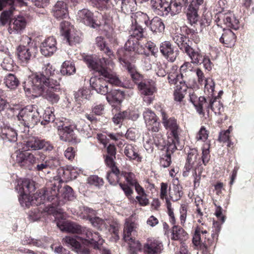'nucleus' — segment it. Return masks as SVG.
I'll list each match as a JSON object with an SVG mask.
<instances>
[{"mask_svg": "<svg viewBox=\"0 0 254 254\" xmlns=\"http://www.w3.org/2000/svg\"><path fill=\"white\" fill-rule=\"evenodd\" d=\"M88 67L98 72L103 77H92L90 79L92 88L98 93L107 95L109 92L108 82L117 86H124L126 88L132 89L134 84L131 83L123 85V83L112 71L114 64L110 59L97 58L93 56H86L84 58Z\"/></svg>", "mask_w": 254, "mask_h": 254, "instance_id": "f257e3e1", "label": "nucleus"}, {"mask_svg": "<svg viewBox=\"0 0 254 254\" xmlns=\"http://www.w3.org/2000/svg\"><path fill=\"white\" fill-rule=\"evenodd\" d=\"M57 226L62 231H65L72 234H77L78 240L82 242L85 246L88 247L90 244H95L101 240V236L98 232H93L90 229L71 221H63L57 222Z\"/></svg>", "mask_w": 254, "mask_h": 254, "instance_id": "f03ea898", "label": "nucleus"}, {"mask_svg": "<svg viewBox=\"0 0 254 254\" xmlns=\"http://www.w3.org/2000/svg\"><path fill=\"white\" fill-rule=\"evenodd\" d=\"M55 68L49 63L44 64L40 72L30 75L23 83L24 90H29V87H34L38 93H41L42 85H46L52 81H57L51 78L55 74Z\"/></svg>", "mask_w": 254, "mask_h": 254, "instance_id": "7ed1b4c3", "label": "nucleus"}, {"mask_svg": "<svg viewBox=\"0 0 254 254\" xmlns=\"http://www.w3.org/2000/svg\"><path fill=\"white\" fill-rule=\"evenodd\" d=\"M17 118L19 124L24 127V129L21 130L24 132H28L29 127H33L38 121H40V113L34 106H27L21 109Z\"/></svg>", "mask_w": 254, "mask_h": 254, "instance_id": "20e7f679", "label": "nucleus"}, {"mask_svg": "<svg viewBox=\"0 0 254 254\" xmlns=\"http://www.w3.org/2000/svg\"><path fill=\"white\" fill-rule=\"evenodd\" d=\"M42 85L41 93H38L35 91L34 86L29 87V90H24L26 92L32 94L35 96L42 95L46 99L52 104L58 102L60 100L59 93L61 92V85L58 81H52L46 85Z\"/></svg>", "mask_w": 254, "mask_h": 254, "instance_id": "39448f33", "label": "nucleus"}, {"mask_svg": "<svg viewBox=\"0 0 254 254\" xmlns=\"http://www.w3.org/2000/svg\"><path fill=\"white\" fill-rule=\"evenodd\" d=\"M191 67L189 62H185L180 68V74L176 76V101L182 102L187 94L188 86L184 79L183 73Z\"/></svg>", "mask_w": 254, "mask_h": 254, "instance_id": "423d86ee", "label": "nucleus"}, {"mask_svg": "<svg viewBox=\"0 0 254 254\" xmlns=\"http://www.w3.org/2000/svg\"><path fill=\"white\" fill-rule=\"evenodd\" d=\"M180 40L179 37L176 39V43L178 45L180 49L184 52H185L190 58L191 63L195 64H200L203 58L202 55L198 51H195L192 48L186 41L190 42V40L186 37L181 36Z\"/></svg>", "mask_w": 254, "mask_h": 254, "instance_id": "0eeeda50", "label": "nucleus"}, {"mask_svg": "<svg viewBox=\"0 0 254 254\" xmlns=\"http://www.w3.org/2000/svg\"><path fill=\"white\" fill-rule=\"evenodd\" d=\"M21 42L22 45H19L17 48L18 58L23 64H27L33 56L31 47V44H32L31 39L26 35H23Z\"/></svg>", "mask_w": 254, "mask_h": 254, "instance_id": "6e6552de", "label": "nucleus"}, {"mask_svg": "<svg viewBox=\"0 0 254 254\" xmlns=\"http://www.w3.org/2000/svg\"><path fill=\"white\" fill-rule=\"evenodd\" d=\"M99 4L104 5L106 8H111L117 4L120 0H95ZM121 10L125 13H131L136 9L135 0H121Z\"/></svg>", "mask_w": 254, "mask_h": 254, "instance_id": "1a4fd4ad", "label": "nucleus"}, {"mask_svg": "<svg viewBox=\"0 0 254 254\" xmlns=\"http://www.w3.org/2000/svg\"><path fill=\"white\" fill-rule=\"evenodd\" d=\"M76 236H65L63 239V243L66 246L70 248L71 250L77 254H90L88 247H87L77 241Z\"/></svg>", "mask_w": 254, "mask_h": 254, "instance_id": "9d476101", "label": "nucleus"}, {"mask_svg": "<svg viewBox=\"0 0 254 254\" xmlns=\"http://www.w3.org/2000/svg\"><path fill=\"white\" fill-rule=\"evenodd\" d=\"M138 89L140 92L143 101L150 104L154 100L155 88L153 82L144 80L138 83Z\"/></svg>", "mask_w": 254, "mask_h": 254, "instance_id": "9b49d317", "label": "nucleus"}, {"mask_svg": "<svg viewBox=\"0 0 254 254\" xmlns=\"http://www.w3.org/2000/svg\"><path fill=\"white\" fill-rule=\"evenodd\" d=\"M203 0H192L186 11L187 19L191 25H195L200 19L198 13L199 6L202 4Z\"/></svg>", "mask_w": 254, "mask_h": 254, "instance_id": "f8f14e48", "label": "nucleus"}, {"mask_svg": "<svg viewBox=\"0 0 254 254\" xmlns=\"http://www.w3.org/2000/svg\"><path fill=\"white\" fill-rule=\"evenodd\" d=\"M74 128H75V125H62V128L59 129L60 139L72 143L78 142L79 141L74 133Z\"/></svg>", "mask_w": 254, "mask_h": 254, "instance_id": "ddd939ff", "label": "nucleus"}, {"mask_svg": "<svg viewBox=\"0 0 254 254\" xmlns=\"http://www.w3.org/2000/svg\"><path fill=\"white\" fill-rule=\"evenodd\" d=\"M189 239V235L182 228L176 226V245L180 246L179 252L178 254H188V246L186 242Z\"/></svg>", "mask_w": 254, "mask_h": 254, "instance_id": "4468645a", "label": "nucleus"}, {"mask_svg": "<svg viewBox=\"0 0 254 254\" xmlns=\"http://www.w3.org/2000/svg\"><path fill=\"white\" fill-rule=\"evenodd\" d=\"M27 23L26 18L22 15H17L11 20L8 31L10 34H21Z\"/></svg>", "mask_w": 254, "mask_h": 254, "instance_id": "2eb2a0df", "label": "nucleus"}, {"mask_svg": "<svg viewBox=\"0 0 254 254\" xmlns=\"http://www.w3.org/2000/svg\"><path fill=\"white\" fill-rule=\"evenodd\" d=\"M143 116L148 129L153 132H157L159 130V123L154 112L149 108H145L143 112Z\"/></svg>", "mask_w": 254, "mask_h": 254, "instance_id": "dca6fc26", "label": "nucleus"}, {"mask_svg": "<svg viewBox=\"0 0 254 254\" xmlns=\"http://www.w3.org/2000/svg\"><path fill=\"white\" fill-rule=\"evenodd\" d=\"M19 201L23 207H29L31 205L37 206L45 202L41 192L38 194H34L33 195H31L30 194H20Z\"/></svg>", "mask_w": 254, "mask_h": 254, "instance_id": "f3484780", "label": "nucleus"}, {"mask_svg": "<svg viewBox=\"0 0 254 254\" xmlns=\"http://www.w3.org/2000/svg\"><path fill=\"white\" fill-rule=\"evenodd\" d=\"M153 11L160 16L167 15L171 11V4L165 0H151Z\"/></svg>", "mask_w": 254, "mask_h": 254, "instance_id": "a211bd4d", "label": "nucleus"}, {"mask_svg": "<svg viewBox=\"0 0 254 254\" xmlns=\"http://www.w3.org/2000/svg\"><path fill=\"white\" fill-rule=\"evenodd\" d=\"M77 19L86 25L95 28L98 24L95 22L93 14L87 9L79 10L77 14Z\"/></svg>", "mask_w": 254, "mask_h": 254, "instance_id": "6ab92c4d", "label": "nucleus"}, {"mask_svg": "<svg viewBox=\"0 0 254 254\" xmlns=\"http://www.w3.org/2000/svg\"><path fill=\"white\" fill-rule=\"evenodd\" d=\"M167 185L165 183H161L160 197L162 199H165L166 205L168 210V213L172 219V223L174 224L175 216L174 215L173 209L172 208V202H174L173 196L167 195Z\"/></svg>", "mask_w": 254, "mask_h": 254, "instance_id": "aec40b11", "label": "nucleus"}, {"mask_svg": "<svg viewBox=\"0 0 254 254\" xmlns=\"http://www.w3.org/2000/svg\"><path fill=\"white\" fill-rule=\"evenodd\" d=\"M41 54L45 56L52 55L57 50L56 40L53 37H50L45 40L41 47Z\"/></svg>", "mask_w": 254, "mask_h": 254, "instance_id": "412c9836", "label": "nucleus"}, {"mask_svg": "<svg viewBox=\"0 0 254 254\" xmlns=\"http://www.w3.org/2000/svg\"><path fill=\"white\" fill-rule=\"evenodd\" d=\"M218 19V22H220V23L223 22L227 27L235 30H237L239 28V20L231 12L220 13Z\"/></svg>", "mask_w": 254, "mask_h": 254, "instance_id": "4be33fe9", "label": "nucleus"}, {"mask_svg": "<svg viewBox=\"0 0 254 254\" xmlns=\"http://www.w3.org/2000/svg\"><path fill=\"white\" fill-rule=\"evenodd\" d=\"M221 224L218 222H214L211 239H207L203 242V247L205 249V252H207L209 248L214 245L218 240L219 233L221 230Z\"/></svg>", "mask_w": 254, "mask_h": 254, "instance_id": "5701e85b", "label": "nucleus"}, {"mask_svg": "<svg viewBox=\"0 0 254 254\" xmlns=\"http://www.w3.org/2000/svg\"><path fill=\"white\" fill-rule=\"evenodd\" d=\"M53 15L57 19H64L68 15L66 3L63 1H58L53 8Z\"/></svg>", "mask_w": 254, "mask_h": 254, "instance_id": "b1692460", "label": "nucleus"}, {"mask_svg": "<svg viewBox=\"0 0 254 254\" xmlns=\"http://www.w3.org/2000/svg\"><path fill=\"white\" fill-rule=\"evenodd\" d=\"M162 249V244L156 240H149L144 246L146 254H160Z\"/></svg>", "mask_w": 254, "mask_h": 254, "instance_id": "393cba45", "label": "nucleus"}, {"mask_svg": "<svg viewBox=\"0 0 254 254\" xmlns=\"http://www.w3.org/2000/svg\"><path fill=\"white\" fill-rule=\"evenodd\" d=\"M16 189L19 190L20 194H30L35 190L34 182L28 179H22L18 183Z\"/></svg>", "mask_w": 254, "mask_h": 254, "instance_id": "a878e982", "label": "nucleus"}, {"mask_svg": "<svg viewBox=\"0 0 254 254\" xmlns=\"http://www.w3.org/2000/svg\"><path fill=\"white\" fill-rule=\"evenodd\" d=\"M211 99L212 97L208 96L207 98H206L204 96L199 97L198 103L197 105H195V109L197 112L200 115L204 116L205 110L208 114H209V110L211 107Z\"/></svg>", "mask_w": 254, "mask_h": 254, "instance_id": "bb28decb", "label": "nucleus"}, {"mask_svg": "<svg viewBox=\"0 0 254 254\" xmlns=\"http://www.w3.org/2000/svg\"><path fill=\"white\" fill-rule=\"evenodd\" d=\"M161 115L164 127L170 131L169 133L168 132V137L170 138L172 142L174 143L175 141V119L173 118L167 119L168 117L166 114L162 110H161Z\"/></svg>", "mask_w": 254, "mask_h": 254, "instance_id": "cd10ccee", "label": "nucleus"}, {"mask_svg": "<svg viewBox=\"0 0 254 254\" xmlns=\"http://www.w3.org/2000/svg\"><path fill=\"white\" fill-rule=\"evenodd\" d=\"M201 234L204 235V240H207L206 235H208V232L203 229L202 226H197L195 228L194 233L193 235L192 243L196 247L199 246L200 249L205 252V249L203 247V243L201 244Z\"/></svg>", "mask_w": 254, "mask_h": 254, "instance_id": "c85d7f7f", "label": "nucleus"}, {"mask_svg": "<svg viewBox=\"0 0 254 254\" xmlns=\"http://www.w3.org/2000/svg\"><path fill=\"white\" fill-rule=\"evenodd\" d=\"M63 182L62 179H60L58 182V185L55 182L51 184L52 186L50 188L51 195H49V190H42V192H41L42 197H43L45 201L46 200L48 201H52L57 197L60 190V184Z\"/></svg>", "mask_w": 254, "mask_h": 254, "instance_id": "c756f323", "label": "nucleus"}, {"mask_svg": "<svg viewBox=\"0 0 254 254\" xmlns=\"http://www.w3.org/2000/svg\"><path fill=\"white\" fill-rule=\"evenodd\" d=\"M91 95V92L88 88L80 89L74 93L75 101L79 105L85 104L90 100Z\"/></svg>", "mask_w": 254, "mask_h": 254, "instance_id": "7c9ffc66", "label": "nucleus"}, {"mask_svg": "<svg viewBox=\"0 0 254 254\" xmlns=\"http://www.w3.org/2000/svg\"><path fill=\"white\" fill-rule=\"evenodd\" d=\"M236 36L230 29L225 30L219 38V41L226 47H231L235 45Z\"/></svg>", "mask_w": 254, "mask_h": 254, "instance_id": "2f4dec72", "label": "nucleus"}, {"mask_svg": "<svg viewBox=\"0 0 254 254\" xmlns=\"http://www.w3.org/2000/svg\"><path fill=\"white\" fill-rule=\"evenodd\" d=\"M40 140V138L36 136H29L24 141L22 149L24 151L39 150Z\"/></svg>", "mask_w": 254, "mask_h": 254, "instance_id": "473e14b6", "label": "nucleus"}, {"mask_svg": "<svg viewBox=\"0 0 254 254\" xmlns=\"http://www.w3.org/2000/svg\"><path fill=\"white\" fill-rule=\"evenodd\" d=\"M160 50L163 56L171 62L175 61L174 48L169 41H165L160 46Z\"/></svg>", "mask_w": 254, "mask_h": 254, "instance_id": "72a5a7b5", "label": "nucleus"}, {"mask_svg": "<svg viewBox=\"0 0 254 254\" xmlns=\"http://www.w3.org/2000/svg\"><path fill=\"white\" fill-rule=\"evenodd\" d=\"M124 153L129 160H135L137 162L141 161L142 158L138 153L136 146L132 144H127L124 148Z\"/></svg>", "mask_w": 254, "mask_h": 254, "instance_id": "f704fd0d", "label": "nucleus"}, {"mask_svg": "<svg viewBox=\"0 0 254 254\" xmlns=\"http://www.w3.org/2000/svg\"><path fill=\"white\" fill-rule=\"evenodd\" d=\"M17 134L13 128L9 127H4L1 128V137L5 141L15 142L17 139Z\"/></svg>", "mask_w": 254, "mask_h": 254, "instance_id": "c9c22d12", "label": "nucleus"}, {"mask_svg": "<svg viewBox=\"0 0 254 254\" xmlns=\"http://www.w3.org/2000/svg\"><path fill=\"white\" fill-rule=\"evenodd\" d=\"M75 128L85 137L89 138L92 136L93 131L84 120H80L75 125Z\"/></svg>", "mask_w": 254, "mask_h": 254, "instance_id": "e433bc0d", "label": "nucleus"}, {"mask_svg": "<svg viewBox=\"0 0 254 254\" xmlns=\"http://www.w3.org/2000/svg\"><path fill=\"white\" fill-rule=\"evenodd\" d=\"M124 63L125 64V66L130 74V75L134 82L138 85L139 83L143 82V81H142V76L137 71L135 65L129 63H126L125 62Z\"/></svg>", "mask_w": 254, "mask_h": 254, "instance_id": "4c0bfd02", "label": "nucleus"}, {"mask_svg": "<svg viewBox=\"0 0 254 254\" xmlns=\"http://www.w3.org/2000/svg\"><path fill=\"white\" fill-rule=\"evenodd\" d=\"M124 97V92L119 89L111 90L107 93L106 99L112 104L114 102L120 103Z\"/></svg>", "mask_w": 254, "mask_h": 254, "instance_id": "58836bf2", "label": "nucleus"}, {"mask_svg": "<svg viewBox=\"0 0 254 254\" xmlns=\"http://www.w3.org/2000/svg\"><path fill=\"white\" fill-rule=\"evenodd\" d=\"M121 175L119 169L117 167H113L110 172L107 173L106 178L111 185H116L120 183Z\"/></svg>", "mask_w": 254, "mask_h": 254, "instance_id": "ea45409f", "label": "nucleus"}, {"mask_svg": "<svg viewBox=\"0 0 254 254\" xmlns=\"http://www.w3.org/2000/svg\"><path fill=\"white\" fill-rule=\"evenodd\" d=\"M96 45L99 49L106 54L109 58L113 56V52L107 47L105 38L102 36H98L95 39Z\"/></svg>", "mask_w": 254, "mask_h": 254, "instance_id": "a19ab883", "label": "nucleus"}, {"mask_svg": "<svg viewBox=\"0 0 254 254\" xmlns=\"http://www.w3.org/2000/svg\"><path fill=\"white\" fill-rule=\"evenodd\" d=\"M151 30L155 33H161L164 29L165 26L162 20L158 17H154L149 22Z\"/></svg>", "mask_w": 254, "mask_h": 254, "instance_id": "79ce46f5", "label": "nucleus"}, {"mask_svg": "<svg viewBox=\"0 0 254 254\" xmlns=\"http://www.w3.org/2000/svg\"><path fill=\"white\" fill-rule=\"evenodd\" d=\"M4 83L7 88L15 89L19 84V81L14 74L9 73L5 76Z\"/></svg>", "mask_w": 254, "mask_h": 254, "instance_id": "37998d69", "label": "nucleus"}, {"mask_svg": "<svg viewBox=\"0 0 254 254\" xmlns=\"http://www.w3.org/2000/svg\"><path fill=\"white\" fill-rule=\"evenodd\" d=\"M134 19V24L147 26L149 23V17L148 15L141 12H137L131 16Z\"/></svg>", "mask_w": 254, "mask_h": 254, "instance_id": "c03bdc74", "label": "nucleus"}, {"mask_svg": "<svg viewBox=\"0 0 254 254\" xmlns=\"http://www.w3.org/2000/svg\"><path fill=\"white\" fill-rule=\"evenodd\" d=\"M76 68L74 64L71 61H65L63 63L61 68V73L64 75H70L75 72Z\"/></svg>", "mask_w": 254, "mask_h": 254, "instance_id": "a18cd8bd", "label": "nucleus"}, {"mask_svg": "<svg viewBox=\"0 0 254 254\" xmlns=\"http://www.w3.org/2000/svg\"><path fill=\"white\" fill-rule=\"evenodd\" d=\"M26 157L28 159V165L39 163L40 160L44 161L46 156L42 152H37L35 154L27 152Z\"/></svg>", "mask_w": 254, "mask_h": 254, "instance_id": "49530a36", "label": "nucleus"}, {"mask_svg": "<svg viewBox=\"0 0 254 254\" xmlns=\"http://www.w3.org/2000/svg\"><path fill=\"white\" fill-rule=\"evenodd\" d=\"M143 28L142 25H136L133 24L130 31V36L133 38L139 39L143 36Z\"/></svg>", "mask_w": 254, "mask_h": 254, "instance_id": "de8ad7c7", "label": "nucleus"}, {"mask_svg": "<svg viewBox=\"0 0 254 254\" xmlns=\"http://www.w3.org/2000/svg\"><path fill=\"white\" fill-rule=\"evenodd\" d=\"M14 9V7L11 6L8 10H4L1 12L0 16V26H4L7 23L12 15Z\"/></svg>", "mask_w": 254, "mask_h": 254, "instance_id": "09e8293b", "label": "nucleus"}, {"mask_svg": "<svg viewBox=\"0 0 254 254\" xmlns=\"http://www.w3.org/2000/svg\"><path fill=\"white\" fill-rule=\"evenodd\" d=\"M135 228V224L134 222L126 221L124 230V239L125 241L130 240L131 233L133 232Z\"/></svg>", "mask_w": 254, "mask_h": 254, "instance_id": "8fccbe9b", "label": "nucleus"}, {"mask_svg": "<svg viewBox=\"0 0 254 254\" xmlns=\"http://www.w3.org/2000/svg\"><path fill=\"white\" fill-rule=\"evenodd\" d=\"M16 3L20 6L26 5V0H0V10H1L7 5L13 7V4Z\"/></svg>", "mask_w": 254, "mask_h": 254, "instance_id": "3c124183", "label": "nucleus"}, {"mask_svg": "<svg viewBox=\"0 0 254 254\" xmlns=\"http://www.w3.org/2000/svg\"><path fill=\"white\" fill-rule=\"evenodd\" d=\"M129 247V252L130 254H136L139 251L141 250V244L138 241L133 239L132 238L130 240L126 241Z\"/></svg>", "mask_w": 254, "mask_h": 254, "instance_id": "603ef678", "label": "nucleus"}, {"mask_svg": "<svg viewBox=\"0 0 254 254\" xmlns=\"http://www.w3.org/2000/svg\"><path fill=\"white\" fill-rule=\"evenodd\" d=\"M129 112L125 111L116 114L112 119L113 122L116 125H121L124 120L129 119Z\"/></svg>", "mask_w": 254, "mask_h": 254, "instance_id": "864d4df0", "label": "nucleus"}, {"mask_svg": "<svg viewBox=\"0 0 254 254\" xmlns=\"http://www.w3.org/2000/svg\"><path fill=\"white\" fill-rule=\"evenodd\" d=\"M27 151L23 150L21 151H16V161L22 167H25L28 165V162L27 155H26Z\"/></svg>", "mask_w": 254, "mask_h": 254, "instance_id": "5fc2aeb1", "label": "nucleus"}, {"mask_svg": "<svg viewBox=\"0 0 254 254\" xmlns=\"http://www.w3.org/2000/svg\"><path fill=\"white\" fill-rule=\"evenodd\" d=\"M61 34L64 38L73 30V28L68 21H64L60 24Z\"/></svg>", "mask_w": 254, "mask_h": 254, "instance_id": "6e6d98bb", "label": "nucleus"}, {"mask_svg": "<svg viewBox=\"0 0 254 254\" xmlns=\"http://www.w3.org/2000/svg\"><path fill=\"white\" fill-rule=\"evenodd\" d=\"M204 92H207L210 97H214L215 83L212 79L207 78L205 80Z\"/></svg>", "mask_w": 254, "mask_h": 254, "instance_id": "4d7b16f0", "label": "nucleus"}, {"mask_svg": "<svg viewBox=\"0 0 254 254\" xmlns=\"http://www.w3.org/2000/svg\"><path fill=\"white\" fill-rule=\"evenodd\" d=\"M65 38L70 45L79 43L81 41L79 33L74 32L73 30L68 35V37Z\"/></svg>", "mask_w": 254, "mask_h": 254, "instance_id": "13d9d810", "label": "nucleus"}, {"mask_svg": "<svg viewBox=\"0 0 254 254\" xmlns=\"http://www.w3.org/2000/svg\"><path fill=\"white\" fill-rule=\"evenodd\" d=\"M210 144H206L203 145L202 149V160L203 164L205 166L210 160Z\"/></svg>", "mask_w": 254, "mask_h": 254, "instance_id": "bf43d9fd", "label": "nucleus"}, {"mask_svg": "<svg viewBox=\"0 0 254 254\" xmlns=\"http://www.w3.org/2000/svg\"><path fill=\"white\" fill-rule=\"evenodd\" d=\"M90 222L94 227L99 229L102 230L107 228L106 222L98 217H94Z\"/></svg>", "mask_w": 254, "mask_h": 254, "instance_id": "052dcab7", "label": "nucleus"}, {"mask_svg": "<svg viewBox=\"0 0 254 254\" xmlns=\"http://www.w3.org/2000/svg\"><path fill=\"white\" fill-rule=\"evenodd\" d=\"M55 120V116L50 109L45 111L43 115V120L41 121V125H45L51 122H53Z\"/></svg>", "mask_w": 254, "mask_h": 254, "instance_id": "680f3d73", "label": "nucleus"}, {"mask_svg": "<svg viewBox=\"0 0 254 254\" xmlns=\"http://www.w3.org/2000/svg\"><path fill=\"white\" fill-rule=\"evenodd\" d=\"M88 182L90 185H93L97 187L103 186L104 183L103 179L96 175H93L89 177L88 179Z\"/></svg>", "mask_w": 254, "mask_h": 254, "instance_id": "e2e57ef3", "label": "nucleus"}, {"mask_svg": "<svg viewBox=\"0 0 254 254\" xmlns=\"http://www.w3.org/2000/svg\"><path fill=\"white\" fill-rule=\"evenodd\" d=\"M138 42V39L130 37L125 45V48L128 51H134L136 45Z\"/></svg>", "mask_w": 254, "mask_h": 254, "instance_id": "0e129e2a", "label": "nucleus"}, {"mask_svg": "<svg viewBox=\"0 0 254 254\" xmlns=\"http://www.w3.org/2000/svg\"><path fill=\"white\" fill-rule=\"evenodd\" d=\"M188 209V205L187 203H184L181 204L180 208V219L181 224L183 225H184L186 220Z\"/></svg>", "mask_w": 254, "mask_h": 254, "instance_id": "69168bd1", "label": "nucleus"}, {"mask_svg": "<svg viewBox=\"0 0 254 254\" xmlns=\"http://www.w3.org/2000/svg\"><path fill=\"white\" fill-rule=\"evenodd\" d=\"M1 66L3 69L11 71L13 67V61L12 59L9 57H6L3 59L1 63Z\"/></svg>", "mask_w": 254, "mask_h": 254, "instance_id": "338daca9", "label": "nucleus"}, {"mask_svg": "<svg viewBox=\"0 0 254 254\" xmlns=\"http://www.w3.org/2000/svg\"><path fill=\"white\" fill-rule=\"evenodd\" d=\"M82 217L83 219H88L90 221L91 219H93L95 216L96 212L93 209L84 207L82 211Z\"/></svg>", "mask_w": 254, "mask_h": 254, "instance_id": "774afa93", "label": "nucleus"}]
</instances>
